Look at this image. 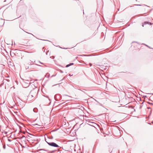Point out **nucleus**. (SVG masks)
Masks as SVG:
<instances>
[{"instance_id":"1","label":"nucleus","mask_w":153,"mask_h":153,"mask_svg":"<svg viewBox=\"0 0 153 153\" xmlns=\"http://www.w3.org/2000/svg\"><path fill=\"white\" fill-rule=\"evenodd\" d=\"M48 144L50 146L54 147H60L57 144L54 142L48 143Z\"/></svg>"},{"instance_id":"25","label":"nucleus","mask_w":153,"mask_h":153,"mask_svg":"<svg viewBox=\"0 0 153 153\" xmlns=\"http://www.w3.org/2000/svg\"><path fill=\"white\" fill-rule=\"evenodd\" d=\"M149 104H152V103H149Z\"/></svg>"},{"instance_id":"22","label":"nucleus","mask_w":153,"mask_h":153,"mask_svg":"<svg viewBox=\"0 0 153 153\" xmlns=\"http://www.w3.org/2000/svg\"><path fill=\"white\" fill-rule=\"evenodd\" d=\"M4 21L3 25L4 24Z\"/></svg>"},{"instance_id":"7","label":"nucleus","mask_w":153,"mask_h":153,"mask_svg":"<svg viewBox=\"0 0 153 153\" xmlns=\"http://www.w3.org/2000/svg\"><path fill=\"white\" fill-rule=\"evenodd\" d=\"M26 32V33H27L29 34H31V35H32L33 36H34L33 34H32V33H29L27 32Z\"/></svg>"},{"instance_id":"26","label":"nucleus","mask_w":153,"mask_h":153,"mask_svg":"<svg viewBox=\"0 0 153 153\" xmlns=\"http://www.w3.org/2000/svg\"><path fill=\"white\" fill-rule=\"evenodd\" d=\"M146 46H147L148 47H149V48H150L149 46H147V45H146Z\"/></svg>"},{"instance_id":"28","label":"nucleus","mask_w":153,"mask_h":153,"mask_svg":"<svg viewBox=\"0 0 153 153\" xmlns=\"http://www.w3.org/2000/svg\"><path fill=\"white\" fill-rule=\"evenodd\" d=\"M38 65V66H41L40 65Z\"/></svg>"},{"instance_id":"10","label":"nucleus","mask_w":153,"mask_h":153,"mask_svg":"<svg viewBox=\"0 0 153 153\" xmlns=\"http://www.w3.org/2000/svg\"><path fill=\"white\" fill-rule=\"evenodd\" d=\"M33 91H31L30 93V94H31Z\"/></svg>"},{"instance_id":"12","label":"nucleus","mask_w":153,"mask_h":153,"mask_svg":"<svg viewBox=\"0 0 153 153\" xmlns=\"http://www.w3.org/2000/svg\"><path fill=\"white\" fill-rule=\"evenodd\" d=\"M134 5H137V6H140L141 5H140V4H135Z\"/></svg>"},{"instance_id":"23","label":"nucleus","mask_w":153,"mask_h":153,"mask_svg":"<svg viewBox=\"0 0 153 153\" xmlns=\"http://www.w3.org/2000/svg\"><path fill=\"white\" fill-rule=\"evenodd\" d=\"M136 42V43H137V42Z\"/></svg>"},{"instance_id":"31","label":"nucleus","mask_w":153,"mask_h":153,"mask_svg":"<svg viewBox=\"0 0 153 153\" xmlns=\"http://www.w3.org/2000/svg\"><path fill=\"white\" fill-rule=\"evenodd\" d=\"M119 10V9H118V10Z\"/></svg>"},{"instance_id":"14","label":"nucleus","mask_w":153,"mask_h":153,"mask_svg":"<svg viewBox=\"0 0 153 153\" xmlns=\"http://www.w3.org/2000/svg\"><path fill=\"white\" fill-rule=\"evenodd\" d=\"M55 151H52L51 152V153H53Z\"/></svg>"},{"instance_id":"5","label":"nucleus","mask_w":153,"mask_h":153,"mask_svg":"<svg viewBox=\"0 0 153 153\" xmlns=\"http://www.w3.org/2000/svg\"><path fill=\"white\" fill-rule=\"evenodd\" d=\"M33 125L37 128H39V127L40 126V125H38L37 124H34Z\"/></svg>"},{"instance_id":"11","label":"nucleus","mask_w":153,"mask_h":153,"mask_svg":"<svg viewBox=\"0 0 153 153\" xmlns=\"http://www.w3.org/2000/svg\"><path fill=\"white\" fill-rule=\"evenodd\" d=\"M95 101H97H97L94 98H93L92 97H91Z\"/></svg>"},{"instance_id":"6","label":"nucleus","mask_w":153,"mask_h":153,"mask_svg":"<svg viewBox=\"0 0 153 153\" xmlns=\"http://www.w3.org/2000/svg\"><path fill=\"white\" fill-rule=\"evenodd\" d=\"M74 63H70V64H68L69 65V66H70L71 65H74Z\"/></svg>"},{"instance_id":"3","label":"nucleus","mask_w":153,"mask_h":153,"mask_svg":"<svg viewBox=\"0 0 153 153\" xmlns=\"http://www.w3.org/2000/svg\"><path fill=\"white\" fill-rule=\"evenodd\" d=\"M39 150L40 151H44L45 152H46V153H48L47 152L48 151V150L43 149H39Z\"/></svg>"},{"instance_id":"27","label":"nucleus","mask_w":153,"mask_h":153,"mask_svg":"<svg viewBox=\"0 0 153 153\" xmlns=\"http://www.w3.org/2000/svg\"><path fill=\"white\" fill-rule=\"evenodd\" d=\"M88 56H90L91 55H88Z\"/></svg>"},{"instance_id":"29","label":"nucleus","mask_w":153,"mask_h":153,"mask_svg":"<svg viewBox=\"0 0 153 153\" xmlns=\"http://www.w3.org/2000/svg\"><path fill=\"white\" fill-rule=\"evenodd\" d=\"M152 124H153V122H152Z\"/></svg>"},{"instance_id":"15","label":"nucleus","mask_w":153,"mask_h":153,"mask_svg":"<svg viewBox=\"0 0 153 153\" xmlns=\"http://www.w3.org/2000/svg\"><path fill=\"white\" fill-rule=\"evenodd\" d=\"M40 39V40H44V41H49L48 40H42V39Z\"/></svg>"},{"instance_id":"18","label":"nucleus","mask_w":153,"mask_h":153,"mask_svg":"<svg viewBox=\"0 0 153 153\" xmlns=\"http://www.w3.org/2000/svg\"><path fill=\"white\" fill-rule=\"evenodd\" d=\"M45 141L47 143H48V141H46V139H45Z\"/></svg>"},{"instance_id":"21","label":"nucleus","mask_w":153,"mask_h":153,"mask_svg":"<svg viewBox=\"0 0 153 153\" xmlns=\"http://www.w3.org/2000/svg\"><path fill=\"white\" fill-rule=\"evenodd\" d=\"M8 141H11V140H10L9 139H8Z\"/></svg>"},{"instance_id":"9","label":"nucleus","mask_w":153,"mask_h":153,"mask_svg":"<svg viewBox=\"0 0 153 153\" xmlns=\"http://www.w3.org/2000/svg\"><path fill=\"white\" fill-rule=\"evenodd\" d=\"M89 66H90V67L91 66H92V64H91V63H89Z\"/></svg>"},{"instance_id":"13","label":"nucleus","mask_w":153,"mask_h":153,"mask_svg":"<svg viewBox=\"0 0 153 153\" xmlns=\"http://www.w3.org/2000/svg\"><path fill=\"white\" fill-rule=\"evenodd\" d=\"M3 148L4 149H5V146H3Z\"/></svg>"},{"instance_id":"8","label":"nucleus","mask_w":153,"mask_h":153,"mask_svg":"<svg viewBox=\"0 0 153 153\" xmlns=\"http://www.w3.org/2000/svg\"><path fill=\"white\" fill-rule=\"evenodd\" d=\"M69 65H68H68H67L66 66V67H66V68H67V67H69Z\"/></svg>"},{"instance_id":"2","label":"nucleus","mask_w":153,"mask_h":153,"mask_svg":"<svg viewBox=\"0 0 153 153\" xmlns=\"http://www.w3.org/2000/svg\"><path fill=\"white\" fill-rule=\"evenodd\" d=\"M146 24H148L151 25H152V23H151V22H144L142 26L143 27L144 25H146Z\"/></svg>"},{"instance_id":"24","label":"nucleus","mask_w":153,"mask_h":153,"mask_svg":"<svg viewBox=\"0 0 153 153\" xmlns=\"http://www.w3.org/2000/svg\"><path fill=\"white\" fill-rule=\"evenodd\" d=\"M31 96H32V97H33V95H31Z\"/></svg>"},{"instance_id":"30","label":"nucleus","mask_w":153,"mask_h":153,"mask_svg":"<svg viewBox=\"0 0 153 153\" xmlns=\"http://www.w3.org/2000/svg\"><path fill=\"white\" fill-rule=\"evenodd\" d=\"M48 41L51 42V41Z\"/></svg>"},{"instance_id":"20","label":"nucleus","mask_w":153,"mask_h":153,"mask_svg":"<svg viewBox=\"0 0 153 153\" xmlns=\"http://www.w3.org/2000/svg\"><path fill=\"white\" fill-rule=\"evenodd\" d=\"M46 97H47V98H49H49H48V96H46Z\"/></svg>"},{"instance_id":"17","label":"nucleus","mask_w":153,"mask_h":153,"mask_svg":"<svg viewBox=\"0 0 153 153\" xmlns=\"http://www.w3.org/2000/svg\"><path fill=\"white\" fill-rule=\"evenodd\" d=\"M39 62V63H41V64H43V63H42L41 62Z\"/></svg>"},{"instance_id":"4","label":"nucleus","mask_w":153,"mask_h":153,"mask_svg":"<svg viewBox=\"0 0 153 153\" xmlns=\"http://www.w3.org/2000/svg\"><path fill=\"white\" fill-rule=\"evenodd\" d=\"M33 111L35 112H37L38 111V109L36 108H34L33 109Z\"/></svg>"},{"instance_id":"16","label":"nucleus","mask_w":153,"mask_h":153,"mask_svg":"<svg viewBox=\"0 0 153 153\" xmlns=\"http://www.w3.org/2000/svg\"><path fill=\"white\" fill-rule=\"evenodd\" d=\"M24 137H25L24 136H23L22 137H21V139H22Z\"/></svg>"},{"instance_id":"19","label":"nucleus","mask_w":153,"mask_h":153,"mask_svg":"<svg viewBox=\"0 0 153 153\" xmlns=\"http://www.w3.org/2000/svg\"><path fill=\"white\" fill-rule=\"evenodd\" d=\"M72 75H71L70 74H69V76H71Z\"/></svg>"}]
</instances>
